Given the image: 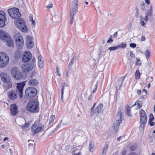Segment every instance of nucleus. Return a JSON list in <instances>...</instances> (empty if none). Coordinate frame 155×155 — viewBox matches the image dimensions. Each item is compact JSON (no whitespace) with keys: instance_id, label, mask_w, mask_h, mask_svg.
<instances>
[{"instance_id":"obj_57","label":"nucleus","mask_w":155,"mask_h":155,"mask_svg":"<svg viewBox=\"0 0 155 155\" xmlns=\"http://www.w3.org/2000/svg\"><path fill=\"white\" fill-rule=\"evenodd\" d=\"M62 120L60 121L58 123V125L56 127L59 128L61 127V125L62 123Z\"/></svg>"},{"instance_id":"obj_47","label":"nucleus","mask_w":155,"mask_h":155,"mask_svg":"<svg viewBox=\"0 0 155 155\" xmlns=\"http://www.w3.org/2000/svg\"><path fill=\"white\" fill-rule=\"evenodd\" d=\"M56 71L57 72V73L58 74V75L59 76H60L61 75L59 73V71H60V68L58 67V66H57L56 67Z\"/></svg>"},{"instance_id":"obj_56","label":"nucleus","mask_w":155,"mask_h":155,"mask_svg":"<svg viewBox=\"0 0 155 155\" xmlns=\"http://www.w3.org/2000/svg\"><path fill=\"white\" fill-rule=\"evenodd\" d=\"M53 5L51 3L49 4L47 6V8H50L52 7Z\"/></svg>"},{"instance_id":"obj_20","label":"nucleus","mask_w":155,"mask_h":155,"mask_svg":"<svg viewBox=\"0 0 155 155\" xmlns=\"http://www.w3.org/2000/svg\"><path fill=\"white\" fill-rule=\"evenodd\" d=\"M0 39H2L3 38L12 39L8 33L3 30L0 31Z\"/></svg>"},{"instance_id":"obj_38","label":"nucleus","mask_w":155,"mask_h":155,"mask_svg":"<svg viewBox=\"0 0 155 155\" xmlns=\"http://www.w3.org/2000/svg\"><path fill=\"white\" fill-rule=\"evenodd\" d=\"M55 118V116L54 115H51L49 119V126H51L52 122H53Z\"/></svg>"},{"instance_id":"obj_27","label":"nucleus","mask_w":155,"mask_h":155,"mask_svg":"<svg viewBox=\"0 0 155 155\" xmlns=\"http://www.w3.org/2000/svg\"><path fill=\"white\" fill-rule=\"evenodd\" d=\"M5 83L4 84V87L6 90L12 87L13 83L11 81H9V82H7Z\"/></svg>"},{"instance_id":"obj_1","label":"nucleus","mask_w":155,"mask_h":155,"mask_svg":"<svg viewBox=\"0 0 155 155\" xmlns=\"http://www.w3.org/2000/svg\"><path fill=\"white\" fill-rule=\"evenodd\" d=\"M39 102L37 100H30L26 105V109L31 113H37L39 110Z\"/></svg>"},{"instance_id":"obj_9","label":"nucleus","mask_w":155,"mask_h":155,"mask_svg":"<svg viewBox=\"0 0 155 155\" xmlns=\"http://www.w3.org/2000/svg\"><path fill=\"white\" fill-rule=\"evenodd\" d=\"M40 120H36L31 127V131L34 134L39 133L42 130V127L40 125Z\"/></svg>"},{"instance_id":"obj_46","label":"nucleus","mask_w":155,"mask_h":155,"mask_svg":"<svg viewBox=\"0 0 155 155\" xmlns=\"http://www.w3.org/2000/svg\"><path fill=\"white\" fill-rule=\"evenodd\" d=\"M71 69H69L67 70L66 73V76L68 78H69V75L71 74Z\"/></svg>"},{"instance_id":"obj_49","label":"nucleus","mask_w":155,"mask_h":155,"mask_svg":"<svg viewBox=\"0 0 155 155\" xmlns=\"http://www.w3.org/2000/svg\"><path fill=\"white\" fill-rule=\"evenodd\" d=\"M136 45L134 43H131L130 44V46L132 48H136Z\"/></svg>"},{"instance_id":"obj_63","label":"nucleus","mask_w":155,"mask_h":155,"mask_svg":"<svg viewBox=\"0 0 155 155\" xmlns=\"http://www.w3.org/2000/svg\"><path fill=\"white\" fill-rule=\"evenodd\" d=\"M129 155H137V154L135 152H131L130 153Z\"/></svg>"},{"instance_id":"obj_33","label":"nucleus","mask_w":155,"mask_h":155,"mask_svg":"<svg viewBox=\"0 0 155 155\" xmlns=\"http://www.w3.org/2000/svg\"><path fill=\"white\" fill-rule=\"evenodd\" d=\"M21 53L19 51H16L14 56L15 59H18L20 58Z\"/></svg>"},{"instance_id":"obj_13","label":"nucleus","mask_w":155,"mask_h":155,"mask_svg":"<svg viewBox=\"0 0 155 155\" xmlns=\"http://www.w3.org/2000/svg\"><path fill=\"white\" fill-rule=\"evenodd\" d=\"M32 55L30 52L26 51L24 53L22 60L24 62H27L29 61L32 58Z\"/></svg>"},{"instance_id":"obj_52","label":"nucleus","mask_w":155,"mask_h":155,"mask_svg":"<svg viewBox=\"0 0 155 155\" xmlns=\"http://www.w3.org/2000/svg\"><path fill=\"white\" fill-rule=\"evenodd\" d=\"M93 96L92 94H91L90 96L88 97V100L89 101H91L92 100V97Z\"/></svg>"},{"instance_id":"obj_4","label":"nucleus","mask_w":155,"mask_h":155,"mask_svg":"<svg viewBox=\"0 0 155 155\" xmlns=\"http://www.w3.org/2000/svg\"><path fill=\"white\" fill-rule=\"evenodd\" d=\"M123 119V113L122 112L119 111L117 112L116 115L115 120L116 121L113 124L114 130L117 131L118 129L120 124L122 123Z\"/></svg>"},{"instance_id":"obj_31","label":"nucleus","mask_w":155,"mask_h":155,"mask_svg":"<svg viewBox=\"0 0 155 155\" xmlns=\"http://www.w3.org/2000/svg\"><path fill=\"white\" fill-rule=\"evenodd\" d=\"M147 117H140V123L142 124H145L147 122Z\"/></svg>"},{"instance_id":"obj_53","label":"nucleus","mask_w":155,"mask_h":155,"mask_svg":"<svg viewBox=\"0 0 155 155\" xmlns=\"http://www.w3.org/2000/svg\"><path fill=\"white\" fill-rule=\"evenodd\" d=\"M95 88L93 90L92 92V94H94V93L96 91V90L97 89V85L96 84L95 86Z\"/></svg>"},{"instance_id":"obj_30","label":"nucleus","mask_w":155,"mask_h":155,"mask_svg":"<svg viewBox=\"0 0 155 155\" xmlns=\"http://www.w3.org/2000/svg\"><path fill=\"white\" fill-rule=\"evenodd\" d=\"M142 102L141 101H136L135 104L133 105V106H135L137 105V108L139 109L142 107Z\"/></svg>"},{"instance_id":"obj_14","label":"nucleus","mask_w":155,"mask_h":155,"mask_svg":"<svg viewBox=\"0 0 155 155\" xmlns=\"http://www.w3.org/2000/svg\"><path fill=\"white\" fill-rule=\"evenodd\" d=\"M33 68V64H29V63L26 64H23L21 66V69L24 72H27L31 70Z\"/></svg>"},{"instance_id":"obj_11","label":"nucleus","mask_w":155,"mask_h":155,"mask_svg":"<svg viewBox=\"0 0 155 155\" xmlns=\"http://www.w3.org/2000/svg\"><path fill=\"white\" fill-rule=\"evenodd\" d=\"M6 18L5 13L2 11H0V27H2L5 25Z\"/></svg>"},{"instance_id":"obj_64","label":"nucleus","mask_w":155,"mask_h":155,"mask_svg":"<svg viewBox=\"0 0 155 155\" xmlns=\"http://www.w3.org/2000/svg\"><path fill=\"white\" fill-rule=\"evenodd\" d=\"M74 154L73 155H81V152H79L78 153H74Z\"/></svg>"},{"instance_id":"obj_24","label":"nucleus","mask_w":155,"mask_h":155,"mask_svg":"<svg viewBox=\"0 0 155 155\" xmlns=\"http://www.w3.org/2000/svg\"><path fill=\"white\" fill-rule=\"evenodd\" d=\"M131 107L129 105H127L125 107V114L127 115L130 116V117H132V115L131 113Z\"/></svg>"},{"instance_id":"obj_22","label":"nucleus","mask_w":155,"mask_h":155,"mask_svg":"<svg viewBox=\"0 0 155 155\" xmlns=\"http://www.w3.org/2000/svg\"><path fill=\"white\" fill-rule=\"evenodd\" d=\"M26 47L27 48L31 49L34 46V43L32 39H27L26 43Z\"/></svg>"},{"instance_id":"obj_60","label":"nucleus","mask_w":155,"mask_h":155,"mask_svg":"<svg viewBox=\"0 0 155 155\" xmlns=\"http://www.w3.org/2000/svg\"><path fill=\"white\" fill-rule=\"evenodd\" d=\"M140 23L141 25L143 26H144L145 25V23L143 21H141L140 22Z\"/></svg>"},{"instance_id":"obj_50","label":"nucleus","mask_w":155,"mask_h":155,"mask_svg":"<svg viewBox=\"0 0 155 155\" xmlns=\"http://www.w3.org/2000/svg\"><path fill=\"white\" fill-rule=\"evenodd\" d=\"M35 58H33L32 60V62H29V63H28L29 64H33V67L34 66V64H35Z\"/></svg>"},{"instance_id":"obj_32","label":"nucleus","mask_w":155,"mask_h":155,"mask_svg":"<svg viewBox=\"0 0 155 155\" xmlns=\"http://www.w3.org/2000/svg\"><path fill=\"white\" fill-rule=\"evenodd\" d=\"M108 148V145L107 144H105L104 147L103 148V152L102 154L103 155H105L107 153V151Z\"/></svg>"},{"instance_id":"obj_44","label":"nucleus","mask_w":155,"mask_h":155,"mask_svg":"<svg viewBox=\"0 0 155 155\" xmlns=\"http://www.w3.org/2000/svg\"><path fill=\"white\" fill-rule=\"evenodd\" d=\"M154 119V117L152 114H150L149 115V120L150 121H153Z\"/></svg>"},{"instance_id":"obj_43","label":"nucleus","mask_w":155,"mask_h":155,"mask_svg":"<svg viewBox=\"0 0 155 155\" xmlns=\"http://www.w3.org/2000/svg\"><path fill=\"white\" fill-rule=\"evenodd\" d=\"M147 6L144 3H143L141 5V9L143 11H145L146 8H147Z\"/></svg>"},{"instance_id":"obj_7","label":"nucleus","mask_w":155,"mask_h":155,"mask_svg":"<svg viewBox=\"0 0 155 155\" xmlns=\"http://www.w3.org/2000/svg\"><path fill=\"white\" fill-rule=\"evenodd\" d=\"M8 12L10 17L13 19H18L21 16L19 9L17 8H14L9 9Z\"/></svg>"},{"instance_id":"obj_58","label":"nucleus","mask_w":155,"mask_h":155,"mask_svg":"<svg viewBox=\"0 0 155 155\" xmlns=\"http://www.w3.org/2000/svg\"><path fill=\"white\" fill-rule=\"evenodd\" d=\"M96 104V103H95L94 104L93 107H92L91 109V111H93V110L94 109V108L95 107V106Z\"/></svg>"},{"instance_id":"obj_55","label":"nucleus","mask_w":155,"mask_h":155,"mask_svg":"<svg viewBox=\"0 0 155 155\" xmlns=\"http://www.w3.org/2000/svg\"><path fill=\"white\" fill-rule=\"evenodd\" d=\"M118 35V31L115 32L113 35V38H116L117 37Z\"/></svg>"},{"instance_id":"obj_28","label":"nucleus","mask_w":155,"mask_h":155,"mask_svg":"<svg viewBox=\"0 0 155 155\" xmlns=\"http://www.w3.org/2000/svg\"><path fill=\"white\" fill-rule=\"evenodd\" d=\"M122 78H123V79L122 81L120 79H119L118 80L117 82L116 83V86L117 89V86L119 85V84H120V82L121 81L119 87L120 88L119 89H120L121 86L123 85L124 81L125 78V76H123L122 77Z\"/></svg>"},{"instance_id":"obj_26","label":"nucleus","mask_w":155,"mask_h":155,"mask_svg":"<svg viewBox=\"0 0 155 155\" xmlns=\"http://www.w3.org/2000/svg\"><path fill=\"white\" fill-rule=\"evenodd\" d=\"M14 39H23V37L21 34L18 31H15L14 33Z\"/></svg>"},{"instance_id":"obj_41","label":"nucleus","mask_w":155,"mask_h":155,"mask_svg":"<svg viewBox=\"0 0 155 155\" xmlns=\"http://www.w3.org/2000/svg\"><path fill=\"white\" fill-rule=\"evenodd\" d=\"M118 49V48L117 45L108 48V49L111 51L115 50Z\"/></svg>"},{"instance_id":"obj_54","label":"nucleus","mask_w":155,"mask_h":155,"mask_svg":"<svg viewBox=\"0 0 155 155\" xmlns=\"http://www.w3.org/2000/svg\"><path fill=\"white\" fill-rule=\"evenodd\" d=\"M130 56L132 58H134L135 57V54L133 53L132 51H131L130 53Z\"/></svg>"},{"instance_id":"obj_12","label":"nucleus","mask_w":155,"mask_h":155,"mask_svg":"<svg viewBox=\"0 0 155 155\" xmlns=\"http://www.w3.org/2000/svg\"><path fill=\"white\" fill-rule=\"evenodd\" d=\"M10 114L12 116H15L18 113V106L15 104L10 105Z\"/></svg>"},{"instance_id":"obj_51","label":"nucleus","mask_w":155,"mask_h":155,"mask_svg":"<svg viewBox=\"0 0 155 155\" xmlns=\"http://www.w3.org/2000/svg\"><path fill=\"white\" fill-rule=\"evenodd\" d=\"M148 124L151 126H153L155 124L154 122H152V121H150V120H149Z\"/></svg>"},{"instance_id":"obj_19","label":"nucleus","mask_w":155,"mask_h":155,"mask_svg":"<svg viewBox=\"0 0 155 155\" xmlns=\"http://www.w3.org/2000/svg\"><path fill=\"white\" fill-rule=\"evenodd\" d=\"M15 43L17 48L18 50L22 49L24 45V39H16Z\"/></svg>"},{"instance_id":"obj_59","label":"nucleus","mask_w":155,"mask_h":155,"mask_svg":"<svg viewBox=\"0 0 155 155\" xmlns=\"http://www.w3.org/2000/svg\"><path fill=\"white\" fill-rule=\"evenodd\" d=\"M38 61H42V60H41L42 59V58L40 54L38 56Z\"/></svg>"},{"instance_id":"obj_61","label":"nucleus","mask_w":155,"mask_h":155,"mask_svg":"<svg viewBox=\"0 0 155 155\" xmlns=\"http://www.w3.org/2000/svg\"><path fill=\"white\" fill-rule=\"evenodd\" d=\"M59 128H58L57 127H56L54 129V130L51 133H54Z\"/></svg>"},{"instance_id":"obj_37","label":"nucleus","mask_w":155,"mask_h":155,"mask_svg":"<svg viewBox=\"0 0 155 155\" xmlns=\"http://www.w3.org/2000/svg\"><path fill=\"white\" fill-rule=\"evenodd\" d=\"M38 65L40 68H43L44 66V61L42 60V61H38Z\"/></svg>"},{"instance_id":"obj_16","label":"nucleus","mask_w":155,"mask_h":155,"mask_svg":"<svg viewBox=\"0 0 155 155\" xmlns=\"http://www.w3.org/2000/svg\"><path fill=\"white\" fill-rule=\"evenodd\" d=\"M103 107V104L102 103H100L96 107V108L93 110V111L91 112V114L93 115L95 114L97 116L100 113L102 110V109Z\"/></svg>"},{"instance_id":"obj_42","label":"nucleus","mask_w":155,"mask_h":155,"mask_svg":"<svg viewBox=\"0 0 155 155\" xmlns=\"http://www.w3.org/2000/svg\"><path fill=\"white\" fill-rule=\"evenodd\" d=\"M68 86L67 84L65 83H63L62 86V88H61V93H62V94H64V89L65 87H67Z\"/></svg>"},{"instance_id":"obj_21","label":"nucleus","mask_w":155,"mask_h":155,"mask_svg":"<svg viewBox=\"0 0 155 155\" xmlns=\"http://www.w3.org/2000/svg\"><path fill=\"white\" fill-rule=\"evenodd\" d=\"M3 42H5L6 45L9 47H14V42L12 39H2Z\"/></svg>"},{"instance_id":"obj_10","label":"nucleus","mask_w":155,"mask_h":155,"mask_svg":"<svg viewBox=\"0 0 155 155\" xmlns=\"http://www.w3.org/2000/svg\"><path fill=\"white\" fill-rule=\"evenodd\" d=\"M25 85V84L24 82L17 84L16 89L15 91L18 94V95L21 99L23 97V90Z\"/></svg>"},{"instance_id":"obj_39","label":"nucleus","mask_w":155,"mask_h":155,"mask_svg":"<svg viewBox=\"0 0 155 155\" xmlns=\"http://www.w3.org/2000/svg\"><path fill=\"white\" fill-rule=\"evenodd\" d=\"M137 147V146L136 144L132 145L129 148L130 150V151H135Z\"/></svg>"},{"instance_id":"obj_8","label":"nucleus","mask_w":155,"mask_h":155,"mask_svg":"<svg viewBox=\"0 0 155 155\" xmlns=\"http://www.w3.org/2000/svg\"><path fill=\"white\" fill-rule=\"evenodd\" d=\"M11 72L12 77L15 79L19 80L22 78L23 77L21 73L18 70L17 67H13Z\"/></svg>"},{"instance_id":"obj_18","label":"nucleus","mask_w":155,"mask_h":155,"mask_svg":"<svg viewBox=\"0 0 155 155\" xmlns=\"http://www.w3.org/2000/svg\"><path fill=\"white\" fill-rule=\"evenodd\" d=\"M153 12L152 6V5H151L150 9L147 10L145 13V18H144V20L146 22H147L150 17L152 16L153 15Z\"/></svg>"},{"instance_id":"obj_17","label":"nucleus","mask_w":155,"mask_h":155,"mask_svg":"<svg viewBox=\"0 0 155 155\" xmlns=\"http://www.w3.org/2000/svg\"><path fill=\"white\" fill-rule=\"evenodd\" d=\"M0 76L2 81L5 83L9 82L11 80L10 77L7 74L2 72L0 74Z\"/></svg>"},{"instance_id":"obj_15","label":"nucleus","mask_w":155,"mask_h":155,"mask_svg":"<svg viewBox=\"0 0 155 155\" xmlns=\"http://www.w3.org/2000/svg\"><path fill=\"white\" fill-rule=\"evenodd\" d=\"M8 94L9 98L11 100H14L18 97V94L15 91V90H10Z\"/></svg>"},{"instance_id":"obj_23","label":"nucleus","mask_w":155,"mask_h":155,"mask_svg":"<svg viewBox=\"0 0 155 155\" xmlns=\"http://www.w3.org/2000/svg\"><path fill=\"white\" fill-rule=\"evenodd\" d=\"M28 84L29 85L35 86L38 84V82L35 79H32L28 81Z\"/></svg>"},{"instance_id":"obj_45","label":"nucleus","mask_w":155,"mask_h":155,"mask_svg":"<svg viewBox=\"0 0 155 155\" xmlns=\"http://www.w3.org/2000/svg\"><path fill=\"white\" fill-rule=\"evenodd\" d=\"M121 155H126L127 154V150L124 148H123L121 152Z\"/></svg>"},{"instance_id":"obj_40","label":"nucleus","mask_w":155,"mask_h":155,"mask_svg":"<svg viewBox=\"0 0 155 155\" xmlns=\"http://www.w3.org/2000/svg\"><path fill=\"white\" fill-rule=\"evenodd\" d=\"M135 77L138 79H139L140 78V73L138 70H137L135 74Z\"/></svg>"},{"instance_id":"obj_62","label":"nucleus","mask_w":155,"mask_h":155,"mask_svg":"<svg viewBox=\"0 0 155 155\" xmlns=\"http://www.w3.org/2000/svg\"><path fill=\"white\" fill-rule=\"evenodd\" d=\"M99 51H100L99 55H100L101 54V53H102V48L101 47L99 48Z\"/></svg>"},{"instance_id":"obj_29","label":"nucleus","mask_w":155,"mask_h":155,"mask_svg":"<svg viewBox=\"0 0 155 155\" xmlns=\"http://www.w3.org/2000/svg\"><path fill=\"white\" fill-rule=\"evenodd\" d=\"M94 144L93 143V141L91 140L90 141L89 146V149L90 151L93 152V150L94 148Z\"/></svg>"},{"instance_id":"obj_34","label":"nucleus","mask_w":155,"mask_h":155,"mask_svg":"<svg viewBox=\"0 0 155 155\" xmlns=\"http://www.w3.org/2000/svg\"><path fill=\"white\" fill-rule=\"evenodd\" d=\"M144 54L146 59L148 60L150 56L151 52L148 49L147 50H146Z\"/></svg>"},{"instance_id":"obj_2","label":"nucleus","mask_w":155,"mask_h":155,"mask_svg":"<svg viewBox=\"0 0 155 155\" xmlns=\"http://www.w3.org/2000/svg\"><path fill=\"white\" fill-rule=\"evenodd\" d=\"M14 24L16 27L23 32H26L28 28L26 26L25 22L24 19L21 18H18L14 21Z\"/></svg>"},{"instance_id":"obj_5","label":"nucleus","mask_w":155,"mask_h":155,"mask_svg":"<svg viewBox=\"0 0 155 155\" xmlns=\"http://www.w3.org/2000/svg\"><path fill=\"white\" fill-rule=\"evenodd\" d=\"M26 97L28 99L34 98L36 95L37 91V89L33 87H28L25 91Z\"/></svg>"},{"instance_id":"obj_36","label":"nucleus","mask_w":155,"mask_h":155,"mask_svg":"<svg viewBox=\"0 0 155 155\" xmlns=\"http://www.w3.org/2000/svg\"><path fill=\"white\" fill-rule=\"evenodd\" d=\"M127 45V43H122L119 45H117L118 49H124L125 48Z\"/></svg>"},{"instance_id":"obj_6","label":"nucleus","mask_w":155,"mask_h":155,"mask_svg":"<svg viewBox=\"0 0 155 155\" xmlns=\"http://www.w3.org/2000/svg\"><path fill=\"white\" fill-rule=\"evenodd\" d=\"M9 57L4 52H0V68L5 67L8 64Z\"/></svg>"},{"instance_id":"obj_25","label":"nucleus","mask_w":155,"mask_h":155,"mask_svg":"<svg viewBox=\"0 0 155 155\" xmlns=\"http://www.w3.org/2000/svg\"><path fill=\"white\" fill-rule=\"evenodd\" d=\"M72 57L71 61L69 62L68 68L69 69H71L72 66L73 64L74 61L76 60V56L74 54H72Z\"/></svg>"},{"instance_id":"obj_35","label":"nucleus","mask_w":155,"mask_h":155,"mask_svg":"<svg viewBox=\"0 0 155 155\" xmlns=\"http://www.w3.org/2000/svg\"><path fill=\"white\" fill-rule=\"evenodd\" d=\"M139 114L140 117H147V115L145 111L142 109H141L140 111Z\"/></svg>"},{"instance_id":"obj_48","label":"nucleus","mask_w":155,"mask_h":155,"mask_svg":"<svg viewBox=\"0 0 155 155\" xmlns=\"http://www.w3.org/2000/svg\"><path fill=\"white\" fill-rule=\"evenodd\" d=\"M30 123H26L22 127L23 128H25V127L28 128V127L30 126Z\"/></svg>"},{"instance_id":"obj_3","label":"nucleus","mask_w":155,"mask_h":155,"mask_svg":"<svg viewBox=\"0 0 155 155\" xmlns=\"http://www.w3.org/2000/svg\"><path fill=\"white\" fill-rule=\"evenodd\" d=\"M78 0H74L72 3L71 9L70 10V23L71 25L73 23L74 19V15L78 9Z\"/></svg>"}]
</instances>
